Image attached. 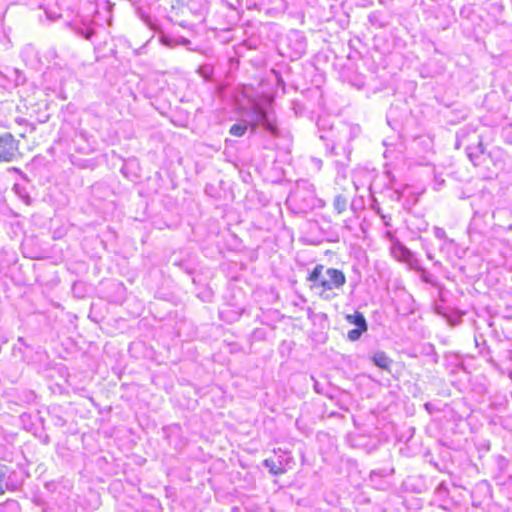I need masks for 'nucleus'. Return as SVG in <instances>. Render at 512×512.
<instances>
[{"label": "nucleus", "instance_id": "obj_2", "mask_svg": "<svg viewBox=\"0 0 512 512\" xmlns=\"http://www.w3.org/2000/svg\"><path fill=\"white\" fill-rule=\"evenodd\" d=\"M20 140L12 133L0 135V162H12L23 156Z\"/></svg>", "mask_w": 512, "mask_h": 512}, {"label": "nucleus", "instance_id": "obj_8", "mask_svg": "<svg viewBox=\"0 0 512 512\" xmlns=\"http://www.w3.org/2000/svg\"><path fill=\"white\" fill-rule=\"evenodd\" d=\"M246 131H247V126L240 125V124L232 125L229 129L230 134L233 136H236V137L243 136L246 133Z\"/></svg>", "mask_w": 512, "mask_h": 512}, {"label": "nucleus", "instance_id": "obj_7", "mask_svg": "<svg viewBox=\"0 0 512 512\" xmlns=\"http://www.w3.org/2000/svg\"><path fill=\"white\" fill-rule=\"evenodd\" d=\"M265 128L275 137L280 135L278 126L275 121H270L264 116Z\"/></svg>", "mask_w": 512, "mask_h": 512}, {"label": "nucleus", "instance_id": "obj_5", "mask_svg": "<svg viewBox=\"0 0 512 512\" xmlns=\"http://www.w3.org/2000/svg\"><path fill=\"white\" fill-rule=\"evenodd\" d=\"M373 363L382 370L389 371L392 360L384 352H376L372 357Z\"/></svg>", "mask_w": 512, "mask_h": 512}, {"label": "nucleus", "instance_id": "obj_3", "mask_svg": "<svg viewBox=\"0 0 512 512\" xmlns=\"http://www.w3.org/2000/svg\"><path fill=\"white\" fill-rule=\"evenodd\" d=\"M346 320L352 324H355L357 327L348 332V338L351 341L358 340L362 333L367 331V323L364 315L361 312L356 311L354 314L346 315Z\"/></svg>", "mask_w": 512, "mask_h": 512}, {"label": "nucleus", "instance_id": "obj_9", "mask_svg": "<svg viewBox=\"0 0 512 512\" xmlns=\"http://www.w3.org/2000/svg\"><path fill=\"white\" fill-rule=\"evenodd\" d=\"M346 201L343 197L338 196L335 199V208L337 209L338 213H341L345 209Z\"/></svg>", "mask_w": 512, "mask_h": 512}, {"label": "nucleus", "instance_id": "obj_4", "mask_svg": "<svg viewBox=\"0 0 512 512\" xmlns=\"http://www.w3.org/2000/svg\"><path fill=\"white\" fill-rule=\"evenodd\" d=\"M290 457L284 453V457L280 456L279 459L267 458L264 461V465L269 469V472L273 475H282L285 473V466L289 463Z\"/></svg>", "mask_w": 512, "mask_h": 512}, {"label": "nucleus", "instance_id": "obj_1", "mask_svg": "<svg viewBox=\"0 0 512 512\" xmlns=\"http://www.w3.org/2000/svg\"><path fill=\"white\" fill-rule=\"evenodd\" d=\"M311 283L310 288L325 300L331 299L336 295L334 290L341 289L346 283L345 274L336 268H327L322 264L316 265L307 276Z\"/></svg>", "mask_w": 512, "mask_h": 512}, {"label": "nucleus", "instance_id": "obj_6", "mask_svg": "<svg viewBox=\"0 0 512 512\" xmlns=\"http://www.w3.org/2000/svg\"><path fill=\"white\" fill-rule=\"evenodd\" d=\"M6 474L7 467L3 464H0V497L10 490Z\"/></svg>", "mask_w": 512, "mask_h": 512}]
</instances>
